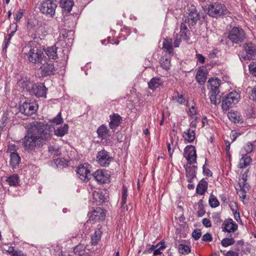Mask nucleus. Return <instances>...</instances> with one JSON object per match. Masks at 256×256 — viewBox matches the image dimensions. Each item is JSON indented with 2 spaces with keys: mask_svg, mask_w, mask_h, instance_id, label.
<instances>
[{
  "mask_svg": "<svg viewBox=\"0 0 256 256\" xmlns=\"http://www.w3.org/2000/svg\"><path fill=\"white\" fill-rule=\"evenodd\" d=\"M188 114L194 120L197 119V112L194 106H192L189 110Z\"/></svg>",
  "mask_w": 256,
  "mask_h": 256,
  "instance_id": "46",
  "label": "nucleus"
},
{
  "mask_svg": "<svg viewBox=\"0 0 256 256\" xmlns=\"http://www.w3.org/2000/svg\"><path fill=\"white\" fill-rule=\"evenodd\" d=\"M183 137L186 140L189 142H194L196 138L194 130L190 128L188 129L184 132Z\"/></svg>",
  "mask_w": 256,
  "mask_h": 256,
  "instance_id": "28",
  "label": "nucleus"
},
{
  "mask_svg": "<svg viewBox=\"0 0 256 256\" xmlns=\"http://www.w3.org/2000/svg\"><path fill=\"white\" fill-rule=\"evenodd\" d=\"M96 158L98 164L104 167L108 166L114 160V158L110 156V152L104 150L98 152Z\"/></svg>",
  "mask_w": 256,
  "mask_h": 256,
  "instance_id": "11",
  "label": "nucleus"
},
{
  "mask_svg": "<svg viewBox=\"0 0 256 256\" xmlns=\"http://www.w3.org/2000/svg\"><path fill=\"white\" fill-rule=\"evenodd\" d=\"M188 28L185 24L182 22L180 27V34H176L174 38V45L175 48L179 46L182 40L187 39Z\"/></svg>",
  "mask_w": 256,
  "mask_h": 256,
  "instance_id": "16",
  "label": "nucleus"
},
{
  "mask_svg": "<svg viewBox=\"0 0 256 256\" xmlns=\"http://www.w3.org/2000/svg\"><path fill=\"white\" fill-rule=\"evenodd\" d=\"M228 38L233 43L239 44L246 38L244 30L239 27H234L229 32Z\"/></svg>",
  "mask_w": 256,
  "mask_h": 256,
  "instance_id": "5",
  "label": "nucleus"
},
{
  "mask_svg": "<svg viewBox=\"0 0 256 256\" xmlns=\"http://www.w3.org/2000/svg\"><path fill=\"white\" fill-rule=\"evenodd\" d=\"M74 251L76 255L82 256L85 253L84 247L82 245H78L74 248Z\"/></svg>",
  "mask_w": 256,
  "mask_h": 256,
  "instance_id": "41",
  "label": "nucleus"
},
{
  "mask_svg": "<svg viewBox=\"0 0 256 256\" xmlns=\"http://www.w3.org/2000/svg\"><path fill=\"white\" fill-rule=\"evenodd\" d=\"M90 164L84 163L78 166L77 169L78 176L80 179L84 182H88L91 178L90 174Z\"/></svg>",
  "mask_w": 256,
  "mask_h": 256,
  "instance_id": "10",
  "label": "nucleus"
},
{
  "mask_svg": "<svg viewBox=\"0 0 256 256\" xmlns=\"http://www.w3.org/2000/svg\"><path fill=\"white\" fill-rule=\"evenodd\" d=\"M226 256H238V254L233 251H228L226 253Z\"/></svg>",
  "mask_w": 256,
  "mask_h": 256,
  "instance_id": "64",
  "label": "nucleus"
},
{
  "mask_svg": "<svg viewBox=\"0 0 256 256\" xmlns=\"http://www.w3.org/2000/svg\"><path fill=\"white\" fill-rule=\"evenodd\" d=\"M12 256H26V255L22 250H16Z\"/></svg>",
  "mask_w": 256,
  "mask_h": 256,
  "instance_id": "62",
  "label": "nucleus"
},
{
  "mask_svg": "<svg viewBox=\"0 0 256 256\" xmlns=\"http://www.w3.org/2000/svg\"><path fill=\"white\" fill-rule=\"evenodd\" d=\"M212 217L214 222L216 224H218L221 222L222 220L220 219V216L218 214H214Z\"/></svg>",
  "mask_w": 256,
  "mask_h": 256,
  "instance_id": "58",
  "label": "nucleus"
},
{
  "mask_svg": "<svg viewBox=\"0 0 256 256\" xmlns=\"http://www.w3.org/2000/svg\"><path fill=\"white\" fill-rule=\"evenodd\" d=\"M48 152L49 156L54 158L56 156H60L61 154V152L58 146H50L48 148Z\"/></svg>",
  "mask_w": 256,
  "mask_h": 256,
  "instance_id": "35",
  "label": "nucleus"
},
{
  "mask_svg": "<svg viewBox=\"0 0 256 256\" xmlns=\"http://www.w3.org/2000/svg\"><path fill=\"white\" fill-rule=\"evenodd\" d=\"M196 80L200 84H203L206 79V74L202 70H199L196 74Z\"/></svg>",
  "mask_w": 256,
  "mask_h": 256,
  "instance_id": "32",
  "label": "nucleus"
},
{
  "mask_svg": "<svg viewBox=\"0 0 256 256\" xmlns=\"http://www.w3.org/2000/svg\"><path fill=\"white\" fill-rule=\"evenodd\" d=\"M252 162V158L248 156L242 154V158L240 160V162L238 165V167L240 168H246Z\"/></svg>",
  "mask_w": 256,
  "mask_h": 256,
  "instance_id": "22",
  "label": "nucleus"
},
{
  "mask_svg": "<svg viewBox=\"0 0 256 256\" xmlns=\"http://www.w3.org/2000/svg\"><path fill=\"white\" fill-rule=\"evenodd\" d=\"M238 224L232 218L225 220L222 225V231L228 232H234L238 230Z\"/></svg>",
  "mask_w": 256,
  "mask_h": 256,
  "instance_id": "18",
  "label": "nucleus"
},
{
  "mask_svg": "<svg viewBox=\"0 0 256 256\" xmlns=\"http://www.w3.org/2000/svg\"><path fill=\"white\" fill-rule=\"evenodd\" d=\"M68 125L64 124L63 126H60L54 130L55 134L59 136H62L68 132Z\"/></svg>",
  "mask_w": 256,
  "mask_h": 256,
  "instance_id": "37",
  "label": "nucleus"
},
{
  "mask_svg": "<svg viewBox=\"0 0 256 256\" xmlns=\"http://www.w3.org/2000/svg\"><path fill=\"white\" fill-rule=\"evenodd\" d=\"M18 85L23 88V90L26 89V90L29 91L30 86V83L29 81H28L26 78H21L19 79L17 82Z\"/></svg>",
  "mask_w": 256,
  "mask_h": 256,
  "instance_id": "34",
  "label": "nucleus"
},
{
  "mask_svg": "<svg viewBox=\"0 0 256 256\" xmlns=\"http://www.w3.org/2000/svg\"><path fill=\"white\" fill-rule=\"evenodd\" d=\"M172 38H166L164 39L162 44V48L164 52L168 53L170 56L174 55V50L172 46Z\"/></svg>",
  "mask_w": 256,
  "mask_h": 256,
  "instance_id": "20",
  "label": "nucleus"
},
{
  "mask_svg": "<svg viewBox=\"0 0 256 256\" xmlns=\"http://www.w3.org/2000/svg\"><path fill=\"white\" fill-rule=\"evenodd\" d=\"M128 196V190L125 186H122V201H121V208L123 210H128V207L127 205H125Z\"/></svg>",
  "mask_w": 256,
  "mask_h": 256,
  "instance_id": "27",
  "label": "nucleus"
},
{
  "mask_svg": "<svg viewBox=\"0 0 256 256\" xmlns=\"http://www.w3.org/2000/svg\"><path fill=\"white\" fill-rule=\"evenodd\" d=\"M110 127L111 129H116L121 123L122 118L118 114L110 116Z\"/></svg>",
  "mask_w": 256,
  "mask_h": 256,
  "instance_id": "21",
  "label": "nucleus"
},
{
  "mask_svg": "<svg viewBox=\"0 0 256 256\" xmlns=\"http://www.w3.org/2000/svg\"><path fill=\"white\" fill-rule=\"evenodd\" d=\"M207 160H206L205 164L203 166V172L204 173L208 176H212V172L208 169L206 168V164Z\"/></svg>",
  "mask_w": 256,
  "mask_h": 256,
  "instance_id": "56",
  "label": "nucleus"
},
{
  "mask_svg": "<svg viewBox=\"0 0 256 256\" xmlns=\"http://www.w3.org/2000/svg\"><path fill=\"white\" fill-rule=\"evenodd\" d=\"M38 108L36 104L26 100L20 106V111L26 116H30L36 112Z\"/></svg>",
  "mask_w": 256,
  "mask_h": 256,
  "instance_id": "13",
  "label": "nucleus"
},
{
  "mask_svg": "<svg viewBox=\"0 0 256 256\" xmlns=\"http://www.w3.org/2000/svg\"><path fill=\"white\" fill-rule=\"evenodd\" d=\"M56 6V4L53 0H46L41 3L40 10V12L46 16L52 17L55 14Z\"/></svg>",
  "mask_w": 256,
  "mask_h": 256,
  "instance_id": "7",
  "label": "nucleus"
},
{
  "mask_svg": "<svg viewBox=\"0 0 256 256\" xmlns=\"http://www.w3.org/2000/svg\"><path fill=\"white\" fill-rule=\"evenodd\" d=\"M244 50L246 54L242 56L244 60H253L256 56V44L251 42H248L243 45Z\"/></svg>",
  "mask_w": 256,
  "mask_h": 256,
  "instance_id": "8",
  "label": "nucleus"
},
{
  "mask_svg": "<svg viewBox=\"0 0 256 256\" xmlns=\"http://www.w3.org/2000/svg\"><path fill=\"white\" fill-rule=\"evenodd\" d=\"M234 242L235 240L233 238H224L222 240L221 244L224 247H227L232 245Z\"/></svg>",
  "mask_w": 256,
  "mask_h": 256,
  "instance_id": "44",
  "label": "nucleus"
},
{
  "mask_svg": "<svg viewBox=\"0 0 256 256\" xmlns=\"http://www.w3.org/2000/svg\"><path fill=\"white\" fill-rule=\"evenodd\" d=\"M92 176L98 182L104 184L110 182V175L102 170H98L92 174Z\"/></svg>",
  "mask_w": 256,
  "mask_h": 256,
  "instance_id": "17",
  "label": "nucleus"
},
{
  "mask_svg": "<svg viewBox=\"0 0 256 256\" xmlns=\"http://www.w3.org/2000/svg\"><path fill=\"white\" fill-rule=\"evenodd\" d=\"M240 98L239 94L236 92H230L222 101V109L227 110L238 103Z\"/></svg>",
  "mask_w": 256,
  "mask_h": 256,
  "instance_id": "6",
  "label": "nucleus"
},
{
  "mask_svg": "<svg viewBox=\"0 0 256 256\" xmlns=\"http://www.w3.org/2000/svg\"><path fill=\"white\" fill-rule=\"evenodd\" d=\"M24 10L23 9H20L17 11L14 15V18L16 21H18L23 16Z\"/></svg>",
  "mask_w": 256,
  "mask_h": 256,
  "instance_id": "51",
  "label": "nucleus"
},
{
  "mask_svg": "<svg viewBox=\"0 0 256 256\" xmlns=\"http://www.w3.org/2000/svg\"><path fill=\"white\" fill-rule=\"evenodd\" d=\"M184 154L188 162L190 164L196 162V150L194 146L191 145L187 146L184 150Z\"/></svg>",
  "mask_w": 256,
  "mask_h": 256,
  "instance_id": "15",
  "label": "nucleus"
},
{
  "mask_svg": "<svg viewBox=\"0 0 256 256\" xmlns=\"http://www.w3.org/2000/svg\"><path fill=\"white\" fill-rule=\"evenodd\" d=\"M6 182L11 186H16L19 182V178L16 174L10 176L6 180Z\"/></svg>",
  "mask_w": 256,
  "mask_h": 256,
  "instance_id": "38",
  "label": "nucleus"
},
{
  "mask_svg": "<svg viewBox=\"0 0 256 256\" xmlns=\"http://www.w3.org/2000/svg\"><path fill=\"white\" fill-rule=\"evenodd\" d=\"M250 98L256 102V85L251 90Z\"/></svg>",
  "mask_w": 256,
  "mask_h": 256,
  "instance_id": "60",
  "label": "nucleus"
},
{
  "mask_svg": "<svg viewBox=\"0 0 256 256\" xmlns=\"http://www.w3.org/2000/svg\"><path fill=\"white\" fill-rule=\"evenodd\" d=\"M202 223L206 228H210L212 226L210 220L207 218H204L202 220Z\"/></svg>",
  "mask_w": 256,
  "mask_h": 256,
  "instance_id": "57",
  "label": "nucleus"
},
{
  "mask_svg": "<svg viewBox=\"0 0 256 256\" xmlns=\"http://www.w3.org/2000/svg\"><path fill=\"white\" fill-rule=\"evenodd\" d=\"M102 233V232L100 229H98L95 231L91 238V243L92 245H96L98 244V242L100 240Z\"/></svg>",
  "mask_w": 256,
  "mask_h": 256,
  "instance_id": "36",
  "label": "nucleus"
},
{
  "mask_svg": "<svg viewBox=\"0 0 256 256\" xmlns=\"http://www.w3.org/2000/svg\"><path fill=\"white\" fill-rule=\"evenodd\" d=\"M94 202H98L99 204L104 202L105 196L102 191H94L92 194Z\"/></svg>",
  "mask_w": 256,
  "mask_h": 256,
  "instance_id": "29",
  "label": "nucleus"
},
{
  "mask_svg": "<svg viewBox=\"0 0 256 256\" xmlns=\"http://www.w3.org/2000/svg\"><path fill=\"white\" fill-rule=\"evenodd\" d=\"M44 62L40 64L41 66L40 68L41 76L46 77L54 74L56 70L52 62L48 60L47 58L44 60Z\"/></svg>",
  "mask_w": 256,
  "mask_h": 256,
  "instance_id": "9",
  "label": "nucleus"
},
{
  "mask_svg": "<svg viewBox=\"0 0 256 256\" xmlns=\"http://www.w3.org/2000/svg\"><path fill=\"white\" fill-rule=\"evenodd\" d=\"M4 44L3 46V51L6 52V49L10 43V39L8 38L7 37H5Z\"/></svg>",
  "mask_w": 256,
  "mask_h": 256,
  "instance_id": "59",
  "label": "nucleus"
},
{
  "mask_svg": "<svg viewBox=\"0 0 256 256\" xmlns=\"http://www.w3.org/2000/svg\"><path fill=\"white\" fill-rule=\"evenodd\" d=\"M62 7L66 13L70 12L74 6V2L71 0H65L63 3H61Z\"/></svg>",
  "mask_w": 256,
  "mask_h": 256,
  "instance_id": "39",
  "label": "nucleus"
},
{
  "mask_svg": "<svg viewBox=\"0 0 256 256\" xmlns=\"http://www.w3.org/2000/svg\"><path fill=\"white\" fill-rule=\"evenodd\" d=\"M16 250H14V247L9 246L8 250H6V252L10 254H11L12 256Z\"/></svg>",
  "mask_w": 256,
  "mask_h": 256,
  "instance_id": "63",
  "label": "nucleus"
},
{
  "mask_svg": "<svg viewBox=\"0 0 256 256\" xmlns=\"http://www.w3.org/2000/svg\"><path fill=\"white\" fill-rule=\"evenodd\" d=\"M228 12V10L224 4L216 2L208 6L207 14L211 17L216 18L226 14Z\"/></svg>",
  "mask_w": 256,
  "mask_h": 256,
  "instance_id": "4",
  "label": "nucleus"
},
{
  "mask_svg": "<svg viewBox=\"0 0 256 256\" xmlns=\"http://www.w3.org/2000/svg\"><path fill=\"white\" fill-rule=\"evenodd\" d=\"M24 54L27 56V60L34 64H40L46 58L43 52L36 48H30L28 53Z\"/></svg>",
  "mask_w": 256,
  "mask_h": 256,
  "instance_id": "3",
  "label": "nucleus"
},
{
  "mask_svg": "<svg viewBox=\"0 0 256 256\" xmlns=\"http://www.w3.org/2000/svg\"><path fill=\"white\" fill-rule=\"evenodd\" d=\"M160 65L163 69L168 70L170 65V60L169 56H164L161 58L160 60Z\"/></svg>",
  "mask_w": 256,
  "mask_h": 256,
  "instance_id": "31",
  "label": "nucleus"
},
{
  "mask_svg": "<svg viewBox=\"0 0 256 256\" xmlns=\"http://www.w3.org/2000/svg\"><path fill=\"white\" fill-rule=\"evenodd\" d=\"M196 58L198 62H199L201 64H204L205 61L204 57L200 54H196Z\"/></svg>",
  "mask_w": 256,
  "mask_h": 256,
  "instance_id": "61",
  "label": "nucleus"
},
{
  "mask_svg": "<svg viewBox=\"0 0 256 256\" xmlns=\"http://www.w3.org/2000/svg\"><path fill=\"white\" fill-rule=\"evenodd\" d=\"M209 204L212 208H216L220 204L218 199L213 194H210L209 198Z\"/></svg>",
  "mask_w": 256,
  "mask_h": 256,
  "instance_id": "42",
  "label": "nucleus"
},
{
  "mask_svg": "<svg viewBox=\"0 0 256 256\" xmlns=\"http://www.w3.org/2000/svg\"><path fill=\"white\" fill-rule=\"evenodd\" d=\"M51 136L49 128L42 122H34L23 139V147L26 151L30 152L42 146Z\"/></svg>",
  "mask_w": 256,
  "mask_h": 256,
  "instance_id": "1",
  "label": "nucleus"
},
{
  "mask_svg": "<svg viewBox=\"0 0 256 256\" xmlns=\"http://www.w3.org/2000/svg\"><path fill=\"white\" fill-rule=\"evenodd\" d=\"M172 100L180 104H183L185 102V98L182 94H180L178 92H176L172 96Z\"/></svg>",
  "mask_w": 256,
  "mask_h": 256,
  "instance_id": "40",
  "label": "nucleus"
},
{
  "mask_svg": "<svg viewBox=\"0 0 256 256\" xmlns=\"http://www.w3.org/2000/svg\"><path fill=\"white\" fill-rule=\"evenodd\" d=\"M20 161V158L17 152H11L10 155V164L12 168L18 166Z\"/></svg>",
  "mask_w": 256,
  "mask_h": 256,
  "instance_id": "24",
  "label": "nucleus"
},
{
  "mask_svg": "<svg viewBox=\"0 0 256 256\" xmlns=\"http://www.w3.org/2000/svg\"><path fill=\"white\" fill-rule=\"evenodd\" d=\"M179 252L182 254H188L190 252V247L185 244H180L178 246Z\"/></svg>",
  "mask_w": 256,
  "mask_h": 256,
  "instance_id": "43",
  "label": "nucleus"
},
{
  "mask_svg": "<svg viewBox=\"0 0 256 256\" xmlns=\"http://www.w3.org/2000/svg\"><path fill=\"white\" fill-rule=\"evenodd\" d=\"M212 240V235L209 233H206L203 235L202 237V240L203 242H211Z\"/></svg>",
  "mask_w": 256,
  "mask_h": 256,
  "instance_id": "55",
  "label": "nucleus"
},
{
  "mask_svg": "<svg viewBox=\"0 0 256 256\" xmlns=\"http://www.w3.org/2000/svg\"><path fill=\"white\" fill-rule=\"evenodd\" d=\"M208 182L204 180H202L198 184L196 188V193L200 195H202L208 189Z\"/></svg>",
  "mask_w": 256,
  "mask_h": 256,
  "instance_id": "26",
  "label": "nucleus"
},
{
  "mask_svg": "<svg viewBox=\"0 0 256 256\" xmlns=\"http://www.w3.org/2000/svg\"><path fill=\"white\" fill-rule=\"evenodd\" d=\"M202 232L200 229L194 230L192 233V236L195 240H198L201 236Z\"/></svg>",
  "mask_w": 256,
  "mask_h": 256,
  "instance_id": "50",
  "label": "nucleus"
},
{
  "mask_svg": "<svg viewBox=\"0 0 256 256\" xmlns=\"http://www.w3.org/2000/svg\"><path fill=\"white\" fill-rule=\"evenodd\" d=\"M239 186L240 188V190H248L249 185L247 183H246V182H244V181L242 182L240 180Z\"/></svg>",
  "mask_w": 256,
  "mask_h": 256,
  "instance_id": "53",
  "label": "nucleus"
},
{
  "mask_svg": "<svg viewBox=\"0 0 256 256\" xmlns=\"http://www.w3.org/2000/svg\"><path fill=\"white\" fill-rule=\"evenodd\" d=\"M162 84V80L159 78H154L148 83V87L152 90H155Z\"/></svg>",
  "mask_w": 256,
  "mask_h": 256,
  "instance_id": "33",
  "label": "nucleus"
},
{
  "mask_svg": "<svg viewBox=\"0 0 256 256\" xmlns=\"http://www.w3.org/2000/svg\"><path fill=\"white\" fill-rule=\"evenodd\" d=\"M58 48L56 46V45H54L44 48L43 50L45 52V54L48 56L49 60L50 59L56 60L58 58Z\"/></svg>",
  "mask_w": 256,
  "mask_h": 256,
  "instance_id": "19",
  "label": "nucleus"
},
{
  "mask_svg": "<svg viewBox=\"0 0 256 256\" xmlns=\"http://www.w3.org/2000/svg\"><path fill=\"white\" fill-rule=\"evenodd\" d=\"M228 118L234 123H238L242 120V116L238 112L232 110L228 114Z\"/></svg>",
  "mask_w": 256,
  "mask_h": 256,
  "instance_id": "30",
  "label": "nucleus"
},
{
  "mask_svg": "<svg viewBox=\"0 0 256 256\" xmlns=\"http://www.w3.org/2000/svg\"><path fill=\"white\" fill-rule=\"evenodd\" d=\"M161 242H162L160 244V246H158V248L154 250L153 253L154 256L160 255L162 254V252H160V250H162L166 248V246L164 245V242L162 241Z\"/></svg>",
  "mask_w": 256,
  "mask_h": 256,
  "instance_id": "48",
  "label": "nucleus"
},
{
  "mask_svg": "<svg viewBox=\"0 0 256 256\" xmlns=\"http://www.w3.org/2000/svg\"><path fill=\"white\" fill-rule=\"evenodd\" d=\"M220 82V80L218 78H210L208 80V88L210 91V100L211 103L215 106L220 102V96L219 95Z\"/></svg>",
  "mask_w": 256,
  "mask_h": 256,
  "instance_id": "2",
  "label": "nucleus"
},
{
  "mask_svg": "<svg viewBox=\"0 0 256 256\" xmlns=\"http://www.w3.org/2000/svg\"><path fill=\"white\" fill-rule=\"evenodd\" d=\"M47 90L48 89L44 84L36 83L32 84L29 92L31 94L34 95L38 98H46Z\"/></svg>",
  "mask_w": 256,
  "mask_h": 256,
  "instance_id": "12",
  "label": "nucleus"
},
{
  "mask_svg": "<svg viewBox=\"0 0 256 256\" xmlns=\"http://www.w3.org/2000/svg\"><path fill=\"white\" fill-rule=\"evenodd\" d=\"M90 217L100 220H104L106 218V213L104 210L100 208H97L92 211Z\"/></svg>",
  "mask_w": 256,
  "mask_h": 256,
  "instance_id": "23",
  "label": "nucleus"
},
{
  "mask_svg": "<svg viewBox=\"0 0 256 256\" xmlns=\"http://www.w3.org/2000/svg\"><path fill=\"white\" fill-rule=\"evenodd\" d=\"M200 18V14L198 10L192 8L189 10L188 16H184L182 18V22L184 24L188 22L189 25L194 26Z\"/></svg>",
  "mask_w": 256,
  "mask_h": 256,
  "instance_id": "14",
  "label": "nucleus"
},
{
  "mask_svg": "<svg viewBox=\"0 0 256 256\" xmlns=\"http://www.w3.org/2000/svg\"><path fill=\"white\" fill-rule=\"evenodd\" d=\"M248 68L250 73L256 76V62L250 64Z\"/></svg>",
  "mask_w": 256,
  "mask_h": 256,
  "instance_id": "52",
  "label": "nucleus"
},
{
  "mask_svg": "<svg viewBox=\"0 0 256 256\" xmlns=\"http://www.w3.org/2000/svg\"><path fill=\"white\" fill-rule=\"evenodd\" d=\"M50 122L52 123H54L56 124H59L62 122L63 120L62 118L61 112H59L56 117L52 118Z\"/></svg>",
  "mask_w": 256,
  "mask_h": 256,
  "instance_id": "49",
  "label": "nucleus"
},
{
  "mask_svg": "<svg viewBox=\"0 0 256 256\" xmlns=\"http://www.w3.org/2000/svg\"><path fill=\"white\" fill-rule=\"evenodd\" d=\"M254 150V146L252 143H248L246 145L244 146V150L242 152L243 154H248L250 153L253 151Z\"/></svg>",
  "mask_w": 256,
  "mask_h": 256,
  "instance_id": "47",
  "label": "nucleus"
},
{
  "mask_svg": "<svg viewBox=\"0 0 256 256\" xmlns=\"http://www.w3.org/2000/svg\"><path fill=\"white\" fill-rule=\"evenodd\" d=\"M206 212L202 204H198V216L201 217L204 216Z\"/></svg>",
  "mask_w": 256,
  "mask_h": 256,
  "instance_id": "54",
  "label": "nucleus"
},
{
  "mask_svg": "<svg viewBox=\"0 0 256 256\" xmlns=\"http://www.w3.org/2000/svg\"><path fill=\"white\" fill-rule=\"evenodd\" d=\"M97 133L98 134V136L102 140L106 139L110 136L109 130L104 125H102L98 128L97 130Z\"/></svg>",
  "mask_w": 256,
  "mask_h": 256,
  "instance_id": "25",
  "label": "nucleus"
},
{
  "mask_svg": "<svg viewBox=\"0 0 256 256\" xmlns=\"http://www.w3.org/2000/svg\"><path fill=\"white\" fill-rule=\"evenodd\" d=\"M186 176L188 177H189L190 178H192L196 176L194 166H192L189 168H186Z\"/></svg>",
  "mask_w": 256,
  "mask_h": 256,
  "instance_id": "45",
  "label": "nucleus"
}]
</instances>
